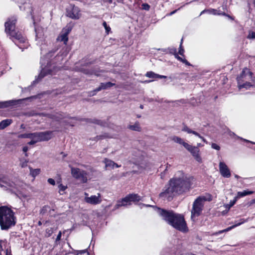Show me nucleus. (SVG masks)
Wrapping results in <instances>:
<instances>
[{
  "instance_id": "nucleus-2",
  "label": "nucleus",
  "mask_w": 255,
  "mask_h": 255,
  "mask_svg": "<svg viewBox=\"0 0 255 255\" xmlns=\"http://www.w3.org/2000/svg\"><path fill=\"white\" fill-rule=\"evenodd\" d=\"M157 212L174 228L182 232L188 231V228L182 215L175 213L173 211H167L160 208H157Z\"/></svg>"
},
{
  "instance_id": "nucleus-31",
  "label": "nucleus",
  "mask_w": 255,
  "mask_h": 255,
  "mask_svg": "<svg viewBox=\"0 0 255 255\" xmlns=\"http://www.w3.org/2000/svg\"><path fill=\"white\" fill-rule=\"evenodd\" d=\"M129 128L135 131H139L140 129V127L138 123H135L133 125H130L129 126Z\"/></svg>"
},
{
  "instance_id": "nucleus-52",
  "label": "nucleus",
  "mask_w": 255,
  "mask_h": 255,
  "mask_svg": "<svg viewBox=\"0 0 255 255\" xmlns=\"http://www.w3.org/2000/svg\"><path fill=\"white\" fill-rule=\"evenodd\" d=\"M58 116H57L56 118V120L57 121H59L60 120H61L63 117L61 114H58Z\"/></svg>"
},
{
  "instance_id": "nucleus-51",
  "label": "nucleus",
  "mask_w": 255,
  "mask_h": 255,
  "mask_svg": "<svg viewBox=\"0 0 255 255\" xmlns=\"http://www.w3.org/2000/svg\"><path fill=\"white\" fill-rule=\"evenodd\" d=\"M191 133L193 134L194 135H195L196 136H198L199 138L201 136L199 133H198L197 132H196V131H195L194 130H192V131Z\"/></svg>"
},
{
  "instance_id": "nucleus-20",
  "label": "nucleus",
  "mask_w": 255,
  "mask_h": 255,
  "mask_svg": "<svg viewBox=\"0 0 255 255\" xmlns=\"http://www.w3.org/2000/svg\"><path fill=\"white\" fill-rule=\"evenodd\" d=\"M171 52H174V55L175 56V57L179 61L182 62V63H184L185 65L187 66H190L191 64L187 61V60H186L184 58H182V57H180L178 54L176 53V49L173 48L172 49Z\"/></svg>"
},
{
  "instance_id": "nucleus-60",
  "label": "nucleus",
  "mask_w": 255,
  "mask_h": 255,
  "mask_svg": "<svg viewBox=\"0 0 255 255\" xmlns=\"http://www.w3.org/2000/svg\"><path fill=\"white\" fill-rule=\"evenodd\" d=\"M235 178H237V179H238L240 177H239V176H238V175H235Z\"/></svg>"
},
{
  "instance_id": "nucleus-64",
  "label": "nucleus",
  "mask_w": 255,
  "mask_h": 255,
  "mask_svg": "<svg viewBox=\"0 0 255 255\" xmlns=\"http://www.w3.org/2000/svg\"><path fill=\"white\" fill-rule=\"evenodd\" d=\"M38 225H41V222L40 221L38 222Z\"/></svg>"
},
{
  "instance_id": "nucleus-49",
  "label": "nucleus",
  "mask_w": 255,
  "mask_h": 255,
  "mask_svg": "<svg viewBox=\"0 0 255 255\" xmlns=\"http://www.w3.org/2000/svg\"><path fill=\"white\" fill-rule=\"evenodd\" d=\"M28 150V148L27 146H24L23 147L22 150L24 152H25V156H28V154L26 153Z\"/></svg>"
},
{
  "instance_id": "nucleus-7",
  "label": "nucleus",
  "mask_w": 255,
  "mask_h": 255,
  "mask_svg": "<svg viewBox=\"0 0 255 255\" xmlns=\"http://www.w3.org/2000/svg\"><path fill=\"white\" fill-rule=\"evenodd\" d=\"M71 172L72 176L82 183L87 181V173L86 171L78 168L71 167Z\"/></svg>"
},
{
  "instance_id": "nucleus-40",
  "label": "nucleus",
  "mask_w": 255,
  "mask_h": 255,
  "mask_svg": "<svg viewBox=\"0 0 255 255\" xmlns=\"http://www.w3.org/2000/svg\"><path fill=\"white\" fill-rule=\"evenodd\" d=\"M6 243L2 241H0V255H2V251H3L2 246H4Z\"/></svg>"
},
{
  "instance_id": "nucleus-25",
  "label": "nucleus",
  "mask_w": 255,
  "mask_h": 255,
  "mask_svg": "<svg viewBox=\"0 0 255 255\" xmlns=\"http://www.w3.org/2000/svg\"><path fill=\"white\" fill-rule=\"evenodd\" d=\"M128 196V197L129 198V200L130 202H138L140 200H141V197L137 194H129Z\"/></svg>"
},
{
  "instance_id": "nucleus-39",
  "label": "nucleus",
  "mask_w": 255,
  "mask_h": 255,
  "mask_svg": "<svg viewBox=\"0 0 255 255\" xmlns=\"http://www.w3.org/2000/svg\"><path fill=\"white\" fill-rule=\"evenodd\" d=\"M38 141L36 136H35L33 138L31 139V141L28 142V144L29 145H33L38 142Z\"/></svg>"
},
{
  "instance_id": "nucleus-35",
  "label": "nucleus",
  "mask_w": 255,
  "mask_h": 255,
  "mask_svg": "<svg viewBox=\"0 0 255 255\" xmlns=\"http://www.w3.org/2000/svg\"><path fill=\"white\" fill-rule=\"evenodd\" d=\"M188 151H189L191 148H192V145L188 144V143L184 142L182 143V144Z\"/></svg>"
},
{
  "instance_id": "nucleus-22",
  "label": "nucleus",
  "mask_w": 255,
  "mask_h": 255,
  "mask_svg": "<svg viewBox=\"0 0 255 255\" xmlns=\"http://www.w3.org/2000/svg\"><path fill=\"white\" fill-rule=\"evenodd\" d=\"M238 88L240 90L242 88H246L248 89L249 87L252 86L253 85L248 81H238Z\"/></svg>"
},
{
  "instance_id": "nucleus-17",
  "label": "nucleus",
  "mask_w": 255,
  "mask_h": 255,
  "mask_svg": "<svg viewBox=\"0 0 255 255\" xmlns=\"http://www.w3.org/2000/svg\"><path fill=\"white\" fill-rule=\"evenodd\" d=\"M115 85V84L114 83H111L110 82H107V83H101L100 85L99 86V87H98L97 88H96L95 90H94V92H98L102 90H104V89H108L113 86Z\"/></svg>"
},
{
  "instance_id": "nucleus-24",
  "label": "nucleus",
  "mask_w": 255,
  "mask_h": 255,
  "mask_svg": "<svg viewBox=\"0 0 255 255\" xmlns=\"http://www.w3.org/2000/svg\"><path fill=\"white\" fill-rule=\"evenodd\" d=\"M12 121L9 119H6L0 122V129H4L10 125Z\"/></svg>"
},
{
  "instance_id": "nucleus-23",
  "label": "nucleus",
  "mask_w": 255,
  "mask_h": 255,
  "mask_svg": "<svg viewBox=\"0 0 255 255\" xmlns=\"http://www.w3.org/2000/svg\"><path fill=\"white\" fill-rule=\"evenodd\" d=\"M35 136H36V132L20 134L18 135V137L20 138H30L31 139Z\"/></svg>"
},
{
  "instance_id": "nucleus-26",
  "label": "nucleus",
  "mask_w": 255,
  "mask_h": 255,
  "mask_svg": "<svg viewBox=\"0 0 255 255\" xmlns=\"http://www.w3.org/2000/svg\"><path fill=\"white\" fill-rule=\"evenodd\" d=\"M253 193V191L244 190L243 192H238L236 196L238 199L240 198L246 196L247 195H251Z\"/></svg>"
},
{
  "instance_id": "nucleus-61",
  "label": "nucleus",
  "mask_w": 255,
  "mask_h": 255,
  "mask_svg": "<svg viewBox=\"0 0 255 255\" xmlns=\"http://www.w3.org/2000/svg\"><path fill=\"white\" fill-rule=\"evenodd\" d=\"M20 127H21V128H24V125H23V124H22Z\"/></svg>"
},
{
  "instance_id": "nucleus-57",
  "label": "nucleus",
  "mask_w": 255,
  "mask_h": 255,
  "mask_svg": "<svg viewBox=\"0 0 255 255\" xmlns=\"http://www.w3.org/2000/svg\"><path fill=\"white\" fill-rule=\"evenodd\" d=\"M202 146V145L201 143H198L197 146L196 147H198V148H199V147Z\"/></svg>"
},
{
  "instance_id": "nucleus-33",
  "label": "nucleus",
  "mask_w": 255,
  "mask_h": 255,
  "mask_svg": "<svg viewBox=\"0 0 255 255\" xmlns=\"http://www.w3.org/2000/svg\"><path fill=\"white\" fill-rule=\"evenodd\" d=\"M59 188V192L60 194H63V192L65 190V189L67 188V187L62 185V184H60L58 186Z\"/></svg>"
},
{
  "instance_id": "nucleus-13",
  "label": "nucleus",
  "mask_w": 255,
  "mask_h": 255,
  "mask_svg": "<svg viewBox=\"0 0 255 255\" xmlns=\"http://www.w3.org/2000/svg\"><path fill=\"white\" fill-rule=\"evenodd\" d=\"M248 220L249 219H241L240 220V222H237L235 225L231 226V227H229L227 228H226V229H224V230H220L218 232H217L215 233H214L213 235H215V236H217L219 234H222L224 232H228L229 231H230L231 230L234 229V228L237 227V226H239L242 224H243V223H245V222H247L248 221Z\"/></svg>"
},
{
  "instance_id": "nucleus-14",
  "label": "nucleus",
  "mask_w": 255,
  "mask_h": 255,
  "mask_svg": "<svg viewBox=\"0 0 255 255\" xmlns=\"http://www.w3.org/2000/svg\"><path fill=\"white\" fill-rule=\"evenodd\" d=\"M70 30L71 29L69 28L63 29L62 33L57 38V40L60 41H63L65 44H66L68 40V35Z\"/></svg>"
},
{
  "instance_id": "nucleus-55",
  "label": "nucleus",
  "mask_w": 255,
  "mask_h": 255,
  "mask_svg": "<svg viewBox=\"0 0 255 255\" xmlns=\"http://www.w3.org/2000/svg\"><path fill=\"white\" fill-rule=\"evenodd\" d=\"M178 10V9H176L175 10H173L172 11V12H171L169 14V15H173V14H174Z\"/></svg>"
},
{
  "instance_id": "nucleus-6",
  "label": "nucleus",
  "mask_w": 255,
  "mask_h": 255,
  "mask_svg": "<svg viewBox=\"0 0 255 255\" xmlns=\"http://www.w3.org/2000/svg\"><path fill=\"white\" fill-rule=\"evenodd\" d=\"M207 200L205 196L198 197L193 202L191 210V219L199 216L203 210L204 202Z\"/></svg>"
},
{
  "instance_id": "nucleus-3",
  "label": "nucleus",
  "mask_w": 255,
  "mask_h": 255,
  "mask_svg": "<svg viewBox=\"0 0 255 255\" xmlns=\"http://www.w3.org/2000/svg\"><path fill=\"white\" fill-rule=\"evenodd\" d=\"M16 18L11 17L5 22V32L10 36V38L20 49L22 50L27 48L28 45L26 42L25 38L20 32H16L15 30Z\"/></svg>"
},
{
  "instance_id": "nucleus-9",
  "label": "nucleus",
  "mask_w": 255,
  "mask_h": 255,
  "mask_svg": "<svg viewBox=\"0 0 255 255\" xmlns=\"http://www.w3.org/2000/svg\"><path fill=\"white\" fill-rule=\"evenodd\" d=\"M80 12V10L78 7L71 5L67 10V16L72 19H78L81 16Z\"/></svg>"
},
{
  "instance_id": "nucleus-45",
  "label": "nucleus",
  "mask_w": 255,
  "mask_h": 255,
  "mask_svg": "<svg viewBox=\"0 0 255 255\" xmlns=\"http://www.w3.org/2000/svg\"><path fill=\"white\" fill-rule=\"evenodd\" d=\"M8 105V102H0V108H3L7 107Z\"/></svg>"
},
{
  "instance_id": "nucleus-36",
  "label": "nucleus",
  "mask_w": 255,
  "mask_h": 255,
  "mask_svg": "<svg viewBox=\"0 0 255 255\" xmlns=\"http://www.w3.org/2000/svg\"><path fill=\"white\" fill-rule=\"evenodd\" d=\"M184 50L182 46V42H181L180 43V45L178 53L180 55L184 56Z\"/></svg>"
},
{
  "instance_id": "nucleus-43",
  "label": "nucleus",
  "mask_w": 255,
  "mask_h": 255,
  "mask_svg": "<svg viewBox=\"0 0 255 255\" xmlns=\"http://www.w3.org/2000/svg\"><path fill=\"white\" fill-rule=\"evenodd\" d=\"M237 200H238V198H236V197H235L232 201H231L229 204V208L232 207L236 203Z\"/></svg>"
},
{
  "instance_id": "nucleus-50",
  "label": "nucleus",
  "mask_w": 255,
  "mask_h": 255,
  "mask_svg": "<svg viewBox=\"0 0 255 255\" xmlns=\"http://www.w3.org/2000/svg\"><path fill=\"white\" fill-rule=\"evenodd\" d=\"M27 162H28V160L25 159L23 162L21 163V164H21V166L22 167H25V166H26Z\"/></svg>"
},
{
  "instance_id": "nucleus-10",
  "label": "nucleus",
  "mask_w": 255,
  "mask_h": 255,
  "mask_svg": "<svg viewBox=\"0 0 255 255\" xmlns=\"http://www.w3.org/2000/svg\"><path fill=\"white\" fill-rule=\"evenodd\" d=\"M254 81L253 79L252 73L248 68H245L243 69L240 76L237 77L238 81Z\"/></svg>"
},
{
  "instance_id": "nucleus-5",
  "label": "nucleus",
  "mask_w": 255,
  "mask_h": 255,
  "mask_svg": "<svg viewBox=\"0 0 255 255\" xmlns=\"http://www.w3.org/2000/svg\"><path fill=\"white\" fill-rule=\"evenodd\" d=\"M55 52V50L49 51L44 57L41 59L40 63L42 69L40 73L38 75V79L33 82V84L38 82L39 80L43 78L46 75L52 72L51 70L50 69L51 65L48 59H49L50 57L52 56Z\"/></svg>"
},
{
  "instance_id": "nucleus-54",
  "label": "nucleus",
  "mask_w": 255,
  "mask_h": 255,
  "mask_svg": "<svg viewBox=\"0 0 255 255\" xmlns=\"http://www.w3.org/2000/svg\"><path fill=\"white\" fill-rule=\"evenodd\" d=\"M253 204H255V199H253L252 200H251V202L249 203V205H252Z\"/></svg>"
},
{
  "instance_id": "nucleus-8",
  "label": "nucleus",
  "mask_w": 255,
  "mask_h": 255,
  "mask_svg": "<svg viewBox=\"0 0 255 255\" xmlns=\"http://www.w3.org/2000/svg\"><path fill=\"white\" fill-rule=\"evenodd\" d=\"M84 201L86 203L93 205L100 204L102 201V196L100 193L89 196L88 193L85 192Z\"/></svg>"
},
{
  "instance_id": "nucleus-59",
  "label": "nucleus",
  "mask_w": 255,
  "mask_h": 255,
  "mask_svg": "<svg viewBox=\"0 0 255 255\" xmlns=\"http://www.w3.org/2000/svg\"><path fill=\"white\" fill-rule=\"evenodd\" d=\"M68 124H69L70 126H74V123H68Z\"/></svg>"
},
{
  "instance_id": "nucleus-27",
  "label": "nucleus",
  "mask_w": 255,
  "mask_h": 255,
  "mask_svg": "<svg viewBox=\"0 0 255 255\" xmlns=\"http://www.w3.org/2000/svg\"><path fill=\"white\" fill-rule=\"evenodd\" d=\"M29 169H30V174L33 177H35L37 175H38L40 172V169H38V168L33 169L32 168L29 167Z\"/></svg>"
},
{
  "instance_id": "nucleus-48",
  "label": "nucleus",
  "mask_w": 255,
  "mask_h": 255,
  "mask_svg": "<svg viewBox=\"0 0 255 255\" xmlns=\"http://www.w3.org/2000/svg\"><path fill=\"white\" fill-rule=\"evenodd\" d=\"M61 235H62L61 232L60 231L57 236L56 239V242H57L61 240Z\"/></svg>"
},
{
  "instance_id": "nucleus-18",
  "label": "nucleus",
  "mask_w": 255,
  "mask_h": 255,
  "mask_svg": "<svg viewBox=\"0 0 255 255\" xmlns=\"http://www.w3.org/2000/svg\"><path fill=\"white\" fill-rule=\"evenodd\" d=\"M204 12H208L209 14H212L213 15H226V13L224 12H221L219 10L210 8L207 10H204L201 12V14Z\"/></svg>"
},
{
  "instance_id": "nucleus-37",
  "label": "nucleus",
  "mask_w": 255,
  "mask_h": 255,
  "mask_svg": "<svg viewBox=\"0 0 255 255\" xmlns=\"http://www.w3.org/2000/svg\"><path fill=\"white\" fill-rule=\"evenodd\" d=\"M248 38L249 39L255 38V31H250L248 35Z\"/></svg>"
},
{
  "instance_id": "nucleus-63",
  "label": "nucleus",
  "mask_w": 255,
  "mask_h": 255,
  "mask_svg": "<svg viewBox=\"0 0 255 255\" xmlns=\"http://www.w3.org/2000/svg\"><path fill=\"white\" fill-rule=\"evenodd\" d=\"M143 105H140V109H143Z\"/></svg>"
},
{
  "instance_id": "nucleus-28",
  "label": "nucleus",
  "mask_w": 255,
  "mask_h": 255,
  "mask_svg": "<svg viewBox=\"0 0 255 255\" xmlns=\"http://www.w3.org/2000/svg\"><path fill=\"white\" fill-rule=\"evenodd\" d=\"M0 186L1 187L7 188V186H11L10 183L6 182L3 179L1 176H0Z\"/></svg>"
},
{
  "instance_id": "nucleus-62",
  "label": "nucleus",
  "mask_w": 255,
  "mask_h": 255,
  "mask_svg": "<svg viewBox=\"0 0 255 255\" xmlns=\"http://www.w3.org/2000/svg\"><path fill=\"white\" fill-rule=\"evenodd\" d=\"M108 2H109V3H112V0H108Z\"/></svg>"
},
{
  "instance_id": "nucleus-34",
  "label": "nucleus",
  "mask_w": 255,
  "mask_h": 255,
  "mask_svg": "<svg viewBox=\"0 0 255 255\" xmlns=\"http://www.w3.org/2000/svg\"><path fill=\"white\" fill-rule=\"evenodd\" d=\"M112 136L110 135L107 133H105L104 134L100 135L97 136L98 139H101L106 138H111Z\"/></svg>"
},
{
  "instance_id": "nucleus-38",
  "label": "nucleus",
  "mask_w": 255,
  "mask_h": 255,
  "mask_svg": "<svg viewBox=\"0 0 255 255\" xmlns=\"http://www.w3.org/2000/svg\"><path fill=\"white\" fill-rule=\"evenodd\" d=\"M182 130L183 131L187 132L188 133H191L192 131V129H191L186 126L183 127V128L182 129Z\"/></svg>"
},
{
  "instance_id": "nucleus-46",
  "label": "nucleus",
  "mask_w": 255,
  "mask_h": 255,
  "mask_svg": "<svg viewBox=\"0 0 255 255\" xmlns=\"http://www.w3.org/2000/svg\"><path fill=\"white\" fill-rule=\"evenodd\" d=\"M3 253L4 255H11L10 251L9 250L8 248L5 249V251H3Z\"/></svg>"
},
{
  "instance_id": "nucleus-41",
  "label": "nucleus",
  "mask_w": 255,
  "mask_h": 255,
  "mask_svg": "<svg viewBox=\"0 0 255 255\" xmlns=\"http://www.w3.org/2000/svg\"><path fill=\"white\" fill-rule=\"evenodd\" d=\"M103 25L105 27L106 32L107 33H108L110 31V30H111V28H110V26H108V25H107V24L106 21H104L103 23Z\"/></svg>"
},
{
  "instance_id": "nucleus-15",
  "label": "nucleus",
  "mask_w": 255,
  "mask_h": 255,
  "mask_svg": "<svg viewBox=\"0 0 255 255\" xmlns=\"http://www.w3.org/2000/svg\"><path fill=\"white\" fill-rule=\"evenodd\" d=\"M189 151L192 154L197 161L199 162H201L202 159L199 155V149L198 147L192 146V148H190Z\"/></svg>"
},
{
  "instance_id": "nucleus-4",
  "label": "nucleus",
  "mask_w": 255,
  "mask_h": 255,
  "mask_svg": "<svg viewBox=\"0 0 255 255\" xmlns=\"http://www.w3.org/2000/svg\"><path fill=\"white\" fill-rule=\"evenodd\" d=\"M14 213L5 206L0 207V226L2 230H7L16 223Z\"/></svg>"
},
{
  "instance_id": "nucleus-29",
  "label": "nucleus",
  "mask_w": 255,
  "mask_h": 255,
  "mask_svg": "<svg viewBox=\"0 0 255 255\" xmlns=\"http://www.w3.org/2000/svg\"><path fill=\"white\" fill-rule=\"evenodd\" d=\"M172 140L175 142L178 143L181 145L182 144V143L184 142V140L182 138L176 136H173L172 137Z\"/></svg>"
},
{
  "instance_id": "nucleus-56",
  "label": "nucleus",
  "mask_w": 255,
  "mask_h": 255,
  "mask_svg": "<svg viewBox=\"0 0 255 255\" xmlns=\"http://www.w3.org/2000/svg\"><path fill=\"white\" fill-rule=\"evenodd\" d=\"M200 139H202V140L203 141H204V142L207 143V141H206V139H205V138H204L202 136H201L200 137Z\"/></svg>"
},
{
  "instance_id": "nucleus-44",
  "label": "nucleus",
  "mask_w": 255,
  "mask_h": 255,
  "mask_svg": "<svg viewBox=\"0 0 255 255\" xmlns=\"http://www.w3.org/2000/svg\"><path fill=\"white\" fill-rule=\"evenodd\" d=\"M142 8L146 10H148L150 8V6L147 3H143L141 5Z\"/></svg>"
},
{
  "instance_id": "nucleus-16",
  "label": "nucleus",
  "mask_w": 255,
  "mask_h": 255,
  "mask_svg": "<svg viewBox=\"0 0 255 255\" xmlns=\"http://www.w3.org/2000/svg\"><path fill=\"white\" fill-rule=\"evenodd\" d=\"M103 162L105 164V168H110L111 169H114L115 167L119 168L121 167V165H118L117 163H115L112 160H110L108 158H105Z\"/></svg>"
},
{
  "instance_id": "nucleus-53",
  "label": "nucleus",
  "mask_w": 255,
  "mask_h": 255,
  "mask_svg": "<svg viewBox=\"0 0 255 255\" xmlns=\"http://www.w3.org/2000/svg\"><path fill=\"white\" fill-rule=\"evenodd\" d=\"M87 252V249H85V250H80V251H78V253L79 254H84V253H86Z\"/></svg>"
},
{
  "instance_id": "nucleus-12",
  "label": "nucleus",
  "mask_w": 255,
  "mask_h": 255,
  "mask_svg": "<svg viewBox=\"0 0 255 255\" xmlns=\"http://www.w3.org/2000/svg\"><path fill=\"white\" fill-rule=\"evenodd\" d=\"M52 131L36 132V137L38 142L48 140L52 138Z\"/></svg>"
},
{
  "instance_id": "nucleus-1",
  "label": "nucleus",
  "mask_w": 255,
  "mask_h": 255,
  "mask_svg": "<svg viewBox=\"0 0 255 255\" xmlns=\"http://www.w3.org/2000/svg\"><path fill=\"white\" fill-rule=\"evenodd\" d=\"M191 180L182 171H177L169 180L165 190L160 193L159 197L164 200H171L175 195L189 190L191 186Z\"/></svg>"
},
{
  "instance_id": "nucleus-42",
  "label": "nucleus",
  "mask_w": 255,
  "mask_h": 255,
  "mask_svg": "<svg viewBox=\"0 0 255 255\" xmlns=\"http://www.w3.org/2000/svg\"><path fill=\"white\" fill-rule=\"evenodd\" d=\"M211 147L212 148L215 149L217 150H219L220 149V146L215 143H212Z\"/></svg>"
},
{
  "instance_id": "nucleus-21",
  "label": "nucleus",
  "mask_w": 255,
  "mask_h": 255,
  "mask_svg": "<svg viewBox=\"0 0 255 255\" xmlns=\"http://www.w3.org/2000/svg\"><path fill=\"white\" fill-rule=\"evenodd\" d=\"M145 76L147 77L150 78H166L167 77L163 75H160L157 74H156L152 71L147 72Z\"/></svg>"
},
{
  "instance_id": "nucleus-58",
  "label": "nucleus",
  "mask_w": 255,
  "mask_h": 255,
  "mask_svg": "<svg viewBox=\"0 0 255 255\" xmlns=\"http://www.w3.org/2000/svg\"><path fill=\"white\" fill-rule=\"evenodd\" d=\"M225 16L228 17L229 18H230L231 19H233L231 16H230L229 15L227 14L226 13V15Z\"/></svg>"
},
{
  "instance_id": "nucleus-19",
  "label": "nucleus",
  "mask_w": 255,
  "mask_h": 255,
  "mask_svg": "<svg viewBox=\"0 0 255 255\" xmlns=\"http://www.w3.org/2000/svg\"><path fill=\"white\" fill-rule=\"evenodd\" d=\"M130 202L128 196H127L126 197L122 199L121 201H118V203L115 206V208L118 209L121 206H125L130 205Z\"/></svg>"
},
{
  "instance_id": "nucleus-47",
  "label": "nucleus",
  "mask_w": 255,
  "mask_h": 255,
  "mask_svg": "<svg viewBox=\"0 0 255 255\" xmlns=\"http://www.w3.org/2000/svg\"><path fill=\"white\" fill-rule=\"evenodd\" d=\"M47 181L51 185H54L55 184V181L52 178H49Z\"/></svg>"
},
{
  "instance_id": "nucleus-30",
  "label": "nucleus",
  "mask_w": 255,
  "mask_h": 255,
  "mask_svg": "<svg viewBox=\"0 0 255 255\" xmlns=\"http://www.w3.org/2000/svg\"><path fill=\"white\" fill-rule=\"evenodd\" d=\"M229 135L232 137H235L237 139H242V140H243L244 141H245L246 142H252L251 141H250V140H248L247 139H244L242 137H241L239 136H237V135L235 134V133H234L233 132H232V131H230L229 132Z\"/></svg>"
},
{
  "instance_id": "nucleus-11",
  "label": "nucleus",
  "mask_w": 255,
  "mask_h": 255,
  "mask_svg": "<svg viewBox=\"0 0 255 255\" xmlns=\"http://www.w3.org/2000/svg\"><path fill=\"white\" fill-rule=\"evenodd\" d=\"M219 172L221 175L224 178H229L231 173L229 168L227 164L223 161H220L219 164Z\"/></svg>"
},
{
  "instance_id": "nucleus-32",
  "label": "nucleus",
  "mask_w": 255,
  "mask_h": 255,
  "mask_svg": "<svg viewBox=\"0 0 255 255\" xmlns=\"http://www.w3.org/2000/svg\"><path fill=\"white\" fill-rule=\"evenodd\" d=\"M53 233V230L52 228H49L46 229L45 231V237H49Z\"/></svg>"
}]
</instances>
